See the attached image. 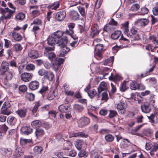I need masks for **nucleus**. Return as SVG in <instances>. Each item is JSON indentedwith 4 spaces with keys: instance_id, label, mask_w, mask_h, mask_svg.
<instances>
[{
    "instance_id": "bb28decb",
    "label": "nucleus",
    "mask_w": 158,
    "mask_h": 158,
    "mask_svg": "<svg viewBox=\"0 0 158 158\" xmlns=\"http://www.w3.org/2000/svg\"><path fill=\"white\" fill-rule=\"evenodd\" d=\"M7 122L11 125H14L16 122V118L12 116H10L7 120Z\"/></svg>"
},
{
    "instance_id": "864d4df0",
    "label": "nucleus",
    "mask_w": 158,
    "mask_h": 158,
    "mask_svg": "<svg viewBox=\"0 0 158 158\" xmlns=\"http://www.w3.org/2000/svg\"><path fill=\"white\" fill-rule=\"evenodd\" d=\"M35 68V66L33 64H28L26 66V69L29 71L33 70Z\"/></svg>"
},
{
    "instance_id": "6e6552de",
    "label": "nucleus",
    "mask_w": 158,
    "mask_h": 158,
    "mask_svg": "<svg viewBox=\"0 0 158 158\" xmlns=\"http://www.w3.org/2000/svg\"><path fill=\"white\" fill-rule=\"evenodd\" d=\"M149 22V20L147 19H141L138 20L135 22L137 26L142 27H144L147 25Z\"/></svg>"
},
{
    "instance_id": "a18cd8bd",
    "label": "nucleus",
    "mask_w": 158,
    "mask_h": 158,
    "mask_svg": "<svg viewBox=\"0 0 158 158\" xmlns=\"http://www.w3.org/2000/svg\"><path fill=\"white\" fill-rule=\"evenodd\" d=\"M130 87L131 89L135 90L138 88V84L135 82L132 81L130 84Z\"/></svg>"
},
{
    "instance_id": "e2e57ef3",
    "label": "nucleus",
    "mask_w": 158,
    "mask_h": 158,
    "mask_svg": "<svg viewBox=\"0 0 158 158\" xmlns=\"http://www.w3.org/2000/svg\"><path fill=\"white\" fill-rule=\"evenodd\" d=\"M102 97L101 100L106 102L108 99L107 93L106 92H103L102 94Z\"/></svg>"
},
{
    "instance_id": "49530a36",
    "label": "nucleus",
    "mask_w": 158,
    "mask_h": 158,
    "mask_svg": "<svg viewBox=\"0 0 158 158\" xmlns=\"http://www.w3.org/2000/svg\"><path fill=\"white\" fill-rule=\"evenodd\" d=\"M55 94L53 91H51L48 93V99L49 100H52L55 97Z\"/></svg>"
},
{
    "instance_id": "7ed1b4c3",
    "label": "nucleus",
    "mask_w": 158,
    "mask_h": 158,
    "mask_svg": "<svg viewBox=\"0 0 158 158\" xmlns=\"http://www.w3.org/2000/svg\"><path fill=\"white\" fill-rule=\"evenodd\" d=\"M10 104L8 102H5L1 109V111L3 114L9 115L10 114L9 108L10 107Z\"/></svg>"
},
{
    "instance_id": "4d7b16f0",
    "label": "nucleus",
    "mask_w": 158,
    "mask_h": 158,
    "mask_svg": "<svg viewBox=\"0 0 158 158\" xmlns=\"http://www.w3.org/2000/svg\"><path fill=\"white\" fill-rule=\"evenodd\" d=\"M158 149V141L156 143H153L151 150L156 152Z\"/></svg>"
},
{
    "instance_id": "09e8293b",
    "label": "nucleus",
    "mask_w": 158,
    "mask_h": 158,
    "mask_svg": "<svg viewBox=\"0 0 158 158\" xmlns=\"http://www.w3.org/2000/svg\"><path fill=\"white\" fill-rule=\"evenodd\" d=\"M25 18V15L22 13H19L15 16V18L18 20H22Z\"/></svg>"
},
{
    "instance_id": "f3484780",
    "label": "nucleus",
    "mask_w": 158,
    "mask_h": 158,
    "mask_svg": "<svg viewBox=\"0 0 158 158\" xmlns=\"http://www.w3.org/2000/svg\"><path fill=\"white\" fill-rule=\"evenodd\" d=\"M107 89V86L106 83L105 81H102L100 83L98 88V92L100 93L103 90Z\"/></svg>"
},
{
    "instance_id": "79ce46f5",
    "label": "nucleus",
    "mask_w": 158,
    "mask_h": 158,
    "mask_svg": "<svg viewBox=\"0 0 158 158\" xmlns=\"http://www.w3.org/2000/svg\"><path fill=\"white\" fill-rule=\"evenodd\" d=\"M63 33L61 31H59L54 33L52 35L57 39L60 38L63 35Z\"/></svg>"
},
{
    "instance_id": "c756f323",
    "label": "nucleus",
    "mask_w": 158,
    "mask_h": 158,
    "mask_svg": "<svg viewBox=\"0 0 158 158\" xmlns=\"http://www.w3.org/2000/svg\"><path fill=\"white\" fill-rule=\"evenodd\" d=\"M31 125L34 128H37L40 127L41 125V122L39 120H35L31 123Z\"/></svg>"
},
{
    "instance_id": "6e6d98bb",
    "label": "nucleus",
    "mask_w": 158,
    "mask_h": 158,
    "mask_svg": "<svg viewBox=\"0 0 158 158\" xmlns=\"http://www.w3.org/2000/svg\"><path fill=\"white\" fill-rule=\"evenodd\" d=\"M117 114V112L115 110H110L109 117L110 118H113Z\"/></svg>"
},
{
    "instance_id": "c9c22d12",
    "label": "nucleus",
    "mask_w": 158,
    "mask_h": 158,
    "mask_svg": "<svg viewBox=\"0 0 158 158\" xmlns=\"http://www.w3.org/2000/svg\"><path fill=\"white\" fill-rule=\"evenodd\" d=\"M106 141L108 142H112L114 139V137L110 134H108L105 136Z\"/></svg>"
},
{
    "instance_id": "39448f33",
    "label": "nucleus",
    "mask_w": 158,
    "mask_h": 158,
    "mask_svg": "<svg viewBox=\"0 0 158 158\" xmlns=\"http://www.w3.org/2000/svg\"><path fill=\"white\" fill-rule=\"evenodd\" d=\"M116 107L118 112L121 114H124L125 112L126 105L123 101L120 102L117 104Z\"/></svg>"
},
{
    "instance_id": "de8ad7c7",
    "label": "nucleus",
    "mask_w": 158,
    "mask_h": 158,
    "mask_svg": "<svg viewBox=\"0 0 158 158\" xmlns=\"http://www.w3.org/2000/svg\"><path fill=\"white\" fill-rule=\"evenodd\" d=\"M20 142L21 145H24L28 143H30L31 140L30 139H25L22 137L20 138Z\"/></svg>"
},
{
    "instance_id": "7c9ffc66",
    "label": "nucleus",
    "mask_w": 158,
    "mask_h": 158,
    "mask_svg": "<svg viewBox=\"0 0 158 158\" xmlns=\"http://www.w3.org/2000/svg\"><path fill=\"white\" fill-rule=\"evenodd\" d=\"M70 17L74 20H77L79 18V15L77 12L72 10L71 12Z\"/></svg>"
},
{
    "instance_id": "f704fd0d",
    "label": "nucleus",
    "mask_w": 158,
    "mask_h": 158,
    "mask_svg": "<svg viewBox=\"0 0 158 158\" xmlns=\"http://www.w3.org/2000/svg\"><path fill=\"white\" fill-rule=\"evenodd\" d=\"M61 48H62L61 50L62 53H60V56H61L63 57L64 56L65 54L67 53L70 51V48L69 47L66 46L65 45L63 46Z\"/></svg>"
},
{
    "instance_id": "1a4fd4ad",
    "label": "nucleus",
    "mask_w": 158,
    "mask_h": 158,
    "mask_svg": "<svg viewBox=\"0 0 158 158\" xmlns=\"http://www.w3.org/2000/svg\"><path fill=\"white\" fill-rule=\"evenodd\" d=\"M151 105L148 102L144 103L141 106L142 111L145 113H149L151 111Z\"/></svg>"
},
{
    "instance_id": "a878e982",
    "label": "nucleus",
    "mask_w": 158,
    "mask_h": 158,
    "mask_svg": "<svg viewBox=\"0 0 158 158\" xmlns=\"http://www.w3.org/2000/svg\"><path fill=\"white\" fill-rule=\"evenodd\" d=\"M44 77L46 79L49 81H52L54 77L53 73L50 71H46Z\"/></svg>"
},
{
    "instance_id": "f8f14e48",
    "label": "nucleus",
    "mask_w": 158,
    "mask_h": 158,
    "mask_svg": "<svg viewBox=\"0 0 158 158\" xmlns=\"http://www.w3.org/2000/svg\"><path fill=\"white\" fill-rule=\"evenodd\" d=\"M9 63L6 61H3L0 70L1 73H3L6 71L10 70L9 69Z\"/></svg>"
},
{
    "instance_id": "c03bdc74",
    "label": "nucleus",
    "mask_w": 158,
    "mask_h": 158,
    "mask_svg": "<svg viewBox=\"0 0 158 158\" xmlns=\"http://www.w3.org/2000/svg\"><path fill=\"white\" fill-rule=\"evenodd\" d=\"M88 95L91 98H93L97 94L96 91L95 89H93L88 92Z\"/></svg>"
},
{
    "instance_id": "a19ab883",
    "label": "nucleus",
    "mask_w": 158,
    "mask_h": 158,
    "mask_svg": "<svg viewBox=\"0 0 158 158\" xmlns=\"http://www.w3.org/2000/svg\"><path fill=\"white\" fill-rule=\"evenodd\" d=\"M72 144L70 142H66L64 143L63 149L65 150H69L72 148Z\"/></svg>"
},
{
    "instance_id": "9b49d317",
    "label": "nucleus",
    "mask_w": 158,
    "mask_h": 158,
    "mask_svg": "<svg viewBox=\"0 0 158 158\" xmlns=\"http://www.w3.org/2000/svg\"><path fill=\"white\" fill-rule=\"evenodd\" d=\"M32 76V74L31 73H25L22 74L21 77L22 80L27 82L31 80Z\"/></svg>"
},
{
    "instance_id": "393cba45",
    "label": "nucleus",
    "mask_w": 158,
    "mask_h": 158,
    "mask_svg": "<svg viewBox=\"0 0 158 158\" xmlns=\"http://www.w3.org/2000/svg\"><path fill=\"white\" fill-rule=\"evenodd\" d=\"M28 27L27 24H25L23 25L22 27H20L18 26H17L15 27L14 28V31H21V32L23 33L24 32L26 29Z\"/></svg>"
},
{
    "instance_id": "58836bf2",
    "label": "nucleus",
    "mask_w": 158,
    "mask_h": 158,
    "mask_svg": "<svg viewBox=\"0 0 158 158\" xmlns=\"http://www.w3.org/2000/svg\"><path fill=\"white\" fill-rule=\"evenodd\" d=\"M13 48L15 51L19 52L22 50L23 48L20 44H16L13 45Z\"/></svg>"
},
{
    "instance_id": "4be33fe9",
    "label": "nucleus",
    "mask_w": 158,
    "mask_h": 158,
    "mask_svg": "<svg viewBox=\"0 0 158 158\" xmlns=\"http://www.w3.org/2000/svg\"><path fill=\"white\" fill-rule=\"evenodd\" d=\"M114 60V57L112 56L109 58L105 59L103 62V64L104 65H108L111 66Z\"/></svg>"
},
{
    "instance_id": "dca6fc26",
    "label": "nucleus",
    "mask_w": 158,
    "mask_h": 158,
    "mask_svg": "<svg viewBox=\"0 0 158 158\" xmlns=\"http://www.w3.org/2000/svg\"><path fill=\"white\" fill-rule=\"evenodd\" d=\"M130 32L131 33V35L133 36L132 38H131V41L134 40H138L140 39V36L138 34H136L137 33V31L133 27H132L130 30Z\"/></svg>"
},
{
    "instance_id": "bf43d9fd",
    "label": "nucleus",
    "mask_w": 158,
    "mask_h": 158,
    "mask_svg": "<svg viewBox=\"0 0 158 158\" xmlns=\"http://www.w3.org/2000/svg\"><path fill=\"white\" fill-rule=\"evenodd\" d=\"M78 155L79 157H87L88 156V153L86 151L82 150L78 153Z\"/></svg>"
},
{
    "instance_id": "9d476101",
    "label": "nucleus",
    "mask_w": 158,
    "mask_h": 158,
    "mask_svg": "<svg viewBox=\"0 0 158 158\" xmlns=\"http://www.w3.org/2000/svg\"><path fill=\"white\" fill-rule=\"evenodd\" d=\"M68 42V39L66 37H63L61 38L57 39L56 44L61 47L65 45Z\"/></svg>"
},
{
    "instance_id": "412c9836",
    "label": "nucleus",
    "mask_w": 158,
    "mask_h": 158,
    "mask_svg": "<svg viewBox=\"0 0 158 158\" xmlns=\"http://www.w3.org/2000/svg\"><path fill=\"white\" fill-rule=\"evenodd\" d=\"M32 129L29 127H24L21 128V131L23 134L26 135H28L32 132Z\"/></svg>"
},
{
    "instance_id": "a211bd4d",
    "label": "nucleus",
    "mask_w": 158,
    "mask_h": 158,
    "mask_svg": "<svg viewBox=\"0 0 158 158\" xmlns=\"http://www.w3.org/2000/svg\"><path fill=\"white\" fill-rule=\"evenodd\" d=\"M28 55L30 58L34 59L37 58L39 56V55L37 51L31 50L28 52Z\"/></svg>"
},
{
    "instance_id": "f03ea898",
    "label": "nucleus",
    "mask_w": 158,
    "mask_h": 158,
    "mask_svg": "<svg viewBox=\"0 0 158 158\" xmlns=\"http://www.w3.org/2000/svg\"><path fill=\"white\" fill-rule=\"evenodd\" d=\"M103 49V45L102 44H97L96 45L95 48L94 56L97 58L98 57L100 59L102 58V51Z\"/></svg>"
},
{
    "instance_id": "37998d69",
    "label": "nucleus",
    "mask_w": 158,
    "mask_h": 158,
    "mask_svg": "<svg viewBox=\"0 0 158 158\" xmlns=\"http://www.w3.org/2000/svg\"><path fill=\"white\" fill-rule=\"evenodd\" d=\"M83 144V143L81 140H77L76 141L75 146L77 148L78 150H80L81 149Z\"/></svg>"
},
{
    "instance_id": "ea45409f",
    "label": "nucleus",
    "mask_w": 158,
    "mask_h": 158,
    "mask_svg": "<svg viewBox=\"0 0 158 158\" xmlns=\"http://www.w3.org/2000/svg\"><path fill=\"white\" fill-rule=\"evenodd\" d=\"M60 3L58 2H56L48 6V8L54 10H56L59 6Z\"/></svg>"
},
{
    "instance_id": "473e14b6",
    "label": "nucleus",
    "mask_w": 158,
    "mask_h": 158,
    "mask_svg": "<svg viewBox=\"0 0 158 158\" xmlns=\"http://www.w3.org/2000/svg\"><path fill=\"white\" fill-rule=\"evenodd\" d=\"M35 133L37 138L42 136L44 134V131L41 129H36Z\"/></svg>"
},
{
    "instance_id": "603ef678",
    "label": "nucleus",
    "mask_w": 158,
    "mask_h": 158,
    "mask_svg": "<svg viewBox=\"0 0 158 158\" xmlns=\"http://www.w3.org/2000/svg\"><path fill=\"white\" fill-rule=\"evenodd\" d=\"M140 8L139 6L137 4H133L131 7L130 10L132 11H137Z\"/></svg>"
},
{
    "instance_id": "8fccbe9b",
    "label": "nucleus",
    "mask_w": 158,
    "mask_h": 158,
    "mask_svg": "<svg viewBox=\"0 0 158 158\" xmlns=\"http://www.w3.org/2000/svg\"><path fill=\"white\" fill-rule=\"evenodd\" d=\"M26 97L29 101H33L34 99L35 95L32 93H27Z\"/></svg>"
},
{
    "instance_id": "2f4dec72",
    "label": "nucleus",
    "mask_w": 158,
    "mask_h": 158,
    "mask_svg": "<svg viewBox=\"0 0 158 158\" xmlns=\"http://www.w3.org/2000/svg\"><path fill=\"white\" fill-rule=\"evenodd\" d=\"M84 107L78 104H75L73 106V109L78 112H81L84 109Z\"/></svg>"
},
{
    "instance_id": "5701e85b",
    "label": "nucleus",
    "mask_w": 158,
    "mask_h": 158,
    "mask_svg": "<svg viewBox=\"0 0 158 158\" xmlns=\"http://www.w3.org/2000/svg\"><path fill=\"white\" fill-rule=\"evenodd\" d=\"M12 36L14 39L16 41H19L22 39V37L21 35L15 31L13 32Z\"/></svg>"
},
{
    "instance_id": "774afa93",
    "label": "nucleus",
    "mask_w": 158,
    "mask_h": 158,
    "mask_svg": "<svg viewBox=\"0 0 158 158\" xmlns=\"http://www.w3.org/2000/svg\"><path fill=\"white\" fill-rule=\"evenodd\" d=\"M46 73V71L43 69H40L38 71V73L39 75L40 76H43L45 75Z\"/></svg>"
},
{
    "instance_id": "2eb2a0df",
    "label": "nucleus",
    "mask_w": 158,
    "mask_h": 158,
    "mask_svg": "<svg viewBox=\"0 0 158 158\" xmlns=\"http://www.w3.org/2000/svg\"><path fill=\"white\" fill-rule=\"evenodd\" d=\"M1 74L4 76L5 79L7 81L11 80L13 77V72L10 70L6 71Z\"/></svg>"
},
{
    "instance_id": "6ab92c4d",
    "label": "nucleus",
    "mask_w": 158,
    "mask_h": 158,
    "mask_svg": "<svg viewBox=\"0 0 158 158\" xmlns=\"http://www.w3.org/2000/svg\"><path fill=\"white\" fill-rule=\"evenodd\" d=\"M69 137H76L77 136H81L82 137L86 138L88 136L87 134H85L83 132H79L77 133H71L69 135Z\"/></svg>"
},
{
    "instance_id": "423d86ee",
    "label": "nucleus",
    "mask_w": 158,
    "mask_h": 158,
    "mask_svg": "<svg viewBox=\"0 0 158 158\" xmlns=\"http://www.w3.org/2000/svg\"><path fill=\"white\" fill-rule=\"evenodd\" d=\"M59 110L62 113H66L71 110L70 105L66 103L62 104L58 106Z\"/></svg>"
},
{
    "instance_id": "4c0bfd02",
    "label": "nucleus",
    "mask_w": 158,
    "mask_h": 158,
    "mask_svg": "<svg viewBox=\"0 0 158 158\" xmlns=\"http://www.w3.org/2000/svg\"><path fill=\"white\" fill-rule=\"evenodd\" d=\"M91 30L92 31L90 35L92 38H94L95 36L98 35L99 33V31L97 28L94 27L91 28Z\"/></svg>"
},
{
    "instance_id": "4468645a",
    "label": "nucleus",
    "mask_w": 158,
    "mask_h": 158,
    "mask_svg": "<svg viewBox=\"0 0 158 158\" xmlns=\"http://www.w3.org/2000/svg\"><path fill=\"white\" fill-rule=\"evenodd\" d=\"M39 85L38 81H33L29 84V87L31 90H35L39 88Z\"/></svg>"
},
{
    "instance_id": "0e129e2a",
    "label": "nucleus",
    "mask_w": 158,
    "mask_h": 158,
    "mask_svg": "<svg viewBox=\"0 0 158 158\" xmlns=\"http://www.w3.org/2000/svg\"><path fill=\"white\" fill-rule=\"evenodd\" d=\"M128 87L126 86L125 83H123L121 85L120 87V89L122 92L125 91L127 88Z\"/></svg>"
},
{
    "instance_id": "cd10ccee",
    "label": "nucleus",
    "mask_w": 158,
    "mask_h": 158,
    "mask_svg": "<svg viewBox=\"0 0 158 158\" xmlns=\"http://www.w3.org/2000/svg\"><path fill=\"white\" fill-rule=\"evenodd\" d=\"M43 150V149L41 146H36L33 149L34 153L35 155L41 154Z\"/></svg>"
},
{
    "instance_id": "72a5a7b5",
    "label": "nucleus",
    "mask_w": 158,
    "mask_h": 158,
    "mask_svg": "<svg viewBox=\"0 0 158 158\" xmlns=\"http://www.w3.org/2000/svg\"><path fill=\"white\" fill-rule=\"evenodd\" d=\"M23 152L16 149L13 154L14 158H21L20 156L23 155Z\"/></svg>"
},
{
    "instance_id": "052dcab7",
    "label": "nucleus",
    "mask_w": 158,
    "mask_h": 158,
    "mask_svg": "<svg viewBox=\"0 0 158 158\" xmlns=\"http://www.w3.org/2000/svg\"><path fill=\"white\" fill-rule=\"evenodd\" d=\"M8 127L6 125L0 126V132L4 133L6 132Z\"/></svg>"
},
{
    "instance_id": "13d9d810",
    "label": "nucleus",
    "mask_w": 158,
    "mask_h": 158,
    "mask_svg": "<svg viewBox=\"0 0 158 158\" xmlns=\"http://www.w3.org/2000/svg\"><path fill=\"white\" fill-rule=\"evenodd\" d=\"M48 89V88L47 86L43 85L41 89L39 91V92L43 94L45 93Z\"/></svg>"
},
{
    "instance_id": "e433bc0d",
    "label": "nucleus",
    "mask_w": 158,
    "mask_h": 158,
    "mask_svg": "<svg viewBox=\"0 0 158 158\" xmlns=\"http://www.w3.org/2000/svg\"><path fill=\"white\" fill-rule=\"evenodd\" d=\"M120 77L118 74L115 75L113 76V74L112 73L111 75L109 77V79L110 80H113L114 81H117L120 80Z\"/></svg>"
},
{
    "instance_id": "c85d7f7f",
    "label": "nucleus",
    "mask_w": 158,
    "mask_h": 158,
    "mask_svg": "<svg viewBox=\"0 0 158 158\" xmlns=\"http://www.w3.org/2000/svg\"><path fill=\"white\" fill-rule=\"evenodd\" d=\"M121 34V32L120 31H115L111 34V37L113 39L116 40L119 37Z\"/></svg>"
},
{
    "instance_id": "0eeeda50",
    "label": "nucleus",
    "mask_w": 158,
    "mask_h": 158,
    "mask_svg": "<svg viewBox=\"0 0 158 158\" xmlns=\"http://www.w3.org/2000/svg\"><path fill=\"white\" fill-rule=\"evenodd\" d=\"M90 120L89 118L87 117H83L81 118L78 121V126L81 127L85 126L89 124Z\"/></svg>"
},
{
    "instance_id": "20e7f679",
    "label": "nucleus",
    "mask_w": 158,
    "mask_h": 158,
    "mask_svg": "<svg viewBox=\"0 0 158 158\" xmlns=\"http://www.w3.org/2000/svg\"><path fill=\"white\" fill-rule=\"evenodd\" d=\"M66 16L65 11L64 10L61 11L56 13L55 15V19L58 22H61L64 19Z\"/></svg>"
},
{
    "instance_id": "b1692460",
    "label": "nucleus",
    "mask_w": 158,
    "mask_h": 158,
    "mask_svg": "<svg viewBox=\"0 0 158 158\" xmlns=\"http://www.w3.org/2000/svg\"><path fill=\"white\" fill-rule=\"evenodd\" d=\"M16 114L21 118L24 117L27 114V110L26 109H20L16 111Z\"/></svg>"
},
{
    "instance_id": "5fc2aeb1",
    "label": "nucleus",
    "mask_w": 158,
    "mask_h": 158,
    "mask_svg": "<svg viewBox=\"0 0 158 158\" xmlns=\"http://www.w3.org/2000/svg\"><path fill=\"white\" fill-rule=\"evenodd\" d=\"M153 143L151 142L147 143L145 144V147L146 149L147 150H151Z\"/></svg>"
},
{
    "instance_id": "338daca9",
    "label": "nucleus",
    "mask_w": 158,
    "mask_h": 158,
    "mask_svg": "<svg viewBox=\"0 0 158 158\" xmlns=\"http://www.w3.org/2000/svg\"><path fill=\"white\" fill-rule=\"evenodd\" d=\"M124 33L128 37L131 38L133 37V36L132 35L129 34V30L128 27L124 28Z\"/></svg>"
},
{
    "instance_id": "69168bd1",
    "label": "nucleus",
    "mask_w": 158,
    "mask_h": 158,
    "mask_svg": "<svg viewBox=\"0 0 158 158\" xmlns=\"http://www.w3.org/2000/svg\"><path fill=\"white\" fill-rule=\"evenodd\" d=\"M157 3L158 6L155 7L152 9L153 13L155 15H158V2Z\"/></svg>"
},
{
    "instance_id": "ddd939ff",
    "label": "nucleus",
    "mask_w": 158,
    "mask_h": 158,
    "mask_svg": "<svg viewBox=\"0 0 158 158\" xmlns=\"http://www.w3.org/2000/svg\"><path fill=\"white\" fill-rule=\"evenodd\" d=\"M1 150L2 155L5 157L8 158L12 154V151L10 148H2Z\"/></svg>"
},
{
    "instance_id": "aec40b11",
    "label": "nucleus",
    "mask_w": 158,
    "mask_h": 158,
    "mask_svg": "<svg viewBox=\"0 0 158 158\" xmlns=\"http://www.w3.org/2000/svg\"><path fill=\"white\" fill-rule=\"evenodd\" d=\"M56 38L52 35V36H49L47 39L48 44L49 45L53 46L56 44Z\"/></svg>"
},
{
    "instance_id": "3c124183",
    "label": "nucleus",
    "mask_w": 158,
    "mask_h": 158,
    "mask_svg": "<svg viewBox=\"0 0 158 158\" xmlns=\"http://www.w3.org/2000/svg\"><path fill=\"white\" fill-rule=\"evenodd\" d=\"M42 21L41 20L39 19L36 18L35 19L32 23H31V25L35 24L38 26L41 25H42Z\"/></svg>"
},
{
    "instance_id": "f257e3e1",
    "label": "nucleus",
    "mask_w": 158,
    "mask_h": 158,
    "mask_svg": "<svg viewBox=\"0 0 158 158\" xmlns=\"http://www.w3.org/2000/svg\"><path fill=\"white\" fill-rule=\"evenodd\" d=\"M53 47H45L44 54L48 56V58L52 62V68L55 71L57 70L59 67L64 61V59L56 57L55 54L52 51L54 50Z\"/></svg>"
},
{
    "instance_id": "680f3d73",
    "label": "nucleus",
    "mask_w": 158,
    "mask_h": 158,
    "mask_svg": "<svg viewBox=\"0 0 158 158\" xmlns=\"http://www.w3.org/2000/svg\"><path fill=\"white\" fill-rule=\"evenodd\" d=\"M78 10L81 15L83 16H84L85 14V13L84 8L81 6H79L78 7Z\"/></svg>"
}]
</instances>
